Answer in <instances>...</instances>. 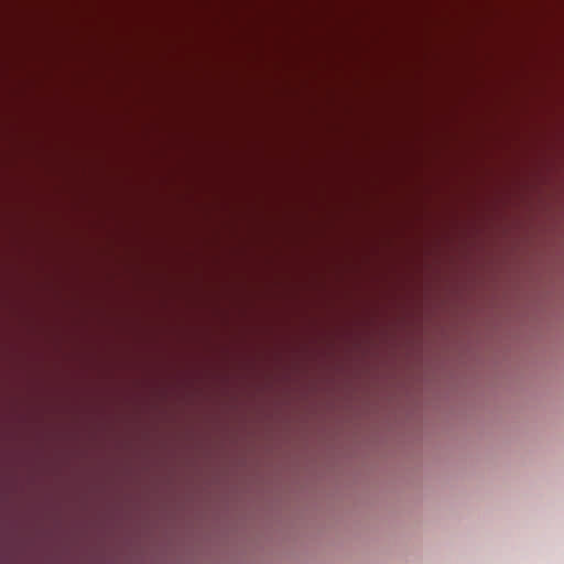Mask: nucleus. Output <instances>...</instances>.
I'll use <instances>...</instances> for the list:
<instances>
[{
  "label": "nucleus",
  "mask_w": 564,
  "mask_h": 564,
  "mask_svg": "<svg viewBox=\"0 0 564 564\" xmlns=\"http://www.w3.org/2000/svg\"><path fill=\"white\" fill-rule=\"evenodd\" d=\"M530 135H531V137L533 135V132H532V131L530 132Z\"/></svg>",
  "instance_id": "4"
},
{
  "label": "nucleus",
  "mask_w": 564,
  "mask_h": 564,
  "mask_svg": "<svg viewBox=\"0 0 564 564\" xmlns=\"http://www.w3.org/2000/svg\"><path fill=\"white\" fill-rule=\"evenodd\" d=\"M530 113H533V106H530Z\"/></svg>",
  "instance_id": "2"
},
{
  "label": "nucleus",
  "mask_w": 564,
  "mask_h": 564,
  "mask_svg": "<svg viewBox=\"0 0 564 564\" xmlns=\"http://www.w3.org/2000/svg\"><path fill=\"white\" fill-rule=\"evenodd\" d=\"M530 171H531V172L533 171V167H532V166L530 167Z\"/></svg>",
  "instance_id": "5"
},
{
  "label": "nucleus",
  "mask_w": 564,
  "mask_h": 564,
  "mask_svg": "<svg viewBox=\"0 0 564 564\" xmlns=\"http://www.w3.org/2000/svg\"><path fill=\"white\" fill-rule=\"evenodd\" d=\"M530 113H533V106H530Z\"/></svg>",
  "instance_id": "1"
},
{
  "label": "nucleus",
  "mask_w": 564,
  "mask_h": 564,
  "mask_svg": "<svg viewBox=\"0 0 564 564\" xmlns=\"http://www.w3.org/2000/svg\"><path fill=\"white\" fill-rule=\"evenodd\" d=\"M530 113H533V106H530Z\"/></svg>",
  "instance_id": "3"
}]
</instances>
